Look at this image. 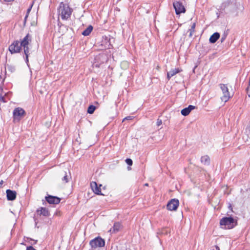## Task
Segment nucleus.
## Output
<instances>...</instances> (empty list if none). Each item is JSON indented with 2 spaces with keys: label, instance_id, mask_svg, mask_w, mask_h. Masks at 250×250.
<instances>
[{
  "label": "nucleus",
  "instance_id": "nucleus-8",
  "mask_svg": "<svg viewBox=\"0 0 250 250\" xmlns=\"http://www.w3.org/2000/svg\"><path fill=\"white\" fill-rule=\"evenodd\" d=\"M173 5L176 15H179L182 13H184L186 12L185 8L182 2L175 1L173 2Z\"/></svg>",
  "mask_w": 250,
  "mask_h": 250
},
{
  "label": "nucleus",
  "instance_id": "nucleus-2",
  "mask_svg": "<svg viewBox=\"0 0 250 250\" xmlns=\"http://www.w3.org/2000/svg\"><path fill=\"white\" fill-rule=\"evenodd\" d=\"M220 225L223 228L230 229L237 225V221L232 217H224L220 221Z\"/></svg>",
  "mask_w": 250,
  "mask_h": 250
},
{
  "label": "nucleus",
  "instance_id": "nucleus-3",
  "mask_svg": "<svg viewBox=\"0 0 250 250\" xmlns=\"http://www.w3.org/2000/svg\"><path fill=\"white\" fill-rule=\"evenodd\" d=\"M31 41V37L29 34H27L25 37L22 39L20 42L21 47H23L24 53L25 55V62L26 63L28 62V54H29V47L28 46L29 43Z\"/></svg>",
  "mask_w": 250,
  "mask_h": 250
},
{
  "label": "nucleus",
  "instance_id": "nucleus-16",
  "mask_svg": "<svg viewBox=\"0 0 250 250\" xmlns=\"http://www.w3.org/2000/svg\"><path fill=\"white\" fill-rule=\"evenodd\" d=\"M37 211L40 215H42L45 217L49 216L50 215L48 210L45 208L42 207L40 209H38Z\"/></svg>",
  "mask_w": 250,
  "mask_h": 250
},
{
  "label": "nucleus",
  "instance_id": "nucleus-33",
  "mask_svg": "<svg viewBox=\"0 0 250 250\" xmlns=\"http://www.w3.org/2000/svg\"><path fill=\"white\" fill-rule=\"evenodd\" d=\"M215 249L216 250H220L219 247L217 245L215 246Z\"/></svg>",
  "mask_w": 250,
  "mask_h": 250
},
{
  "label": "nucleus",
  "instance_id": "nucleus-26",
  "mask_svg": "<svg viewBox=\"0 0 250 250\" xmlns=\"http://www.w3.org/2000/svg\"><path fill=\"white\" fill-rule=\"evenodd\" d=\"M156 124H157V125L158 126H160V125H161L162 124V120L158 118L157 120Z\"/></svg>",
  "mask_w": 250,
  "mask_h": 250
},
{
  "label": "nucleus",
  "instance_id": "nucleus-13",
  "mask_svg": "<svg viewBox=\"0 0 250 250\" xmlns=\"http://www.w3.org/2000/svg\"><path fill=\"white\" fill-rule=\"evenodd\" d=\"M195 108L196 106L192 105H189L188 106V107H186L181 110V114L184 116H186L188 115L190 112Z\"/></svg>",
  "mask_w": 250,
  "mask_h": 250
},
{
  "label": "nucleus",
  "instance_id": "nucleus-9",
  "mask_svg": "<svg viewBox=\"0 0 250 250\" xmlns=\"http://www.w3.org/2000/svg\"><path fill=\"white\" fill-rule=\"evenodd\" d=\"M179 205V200L177 199H172L169 201L167 206V209L169 210H176Z\"/></svg>",
  "mask_w": 250,
  "mask_h": 250
},
{
  "label": "nucleus",
  "instance_id": "nucleus-34",
  "mask_svg": "<svg viewBox=\"0 0 250 250\" xmlns=\"http://www.w3.org/2000/svg\"><path fill=\"white\" fill-rule=\"evenodd\" d=\"M28 15H29V14H27L26 13V16H25V18H24V20H25V21L26 20V19H27V17H28Z\"/></svg>",
  "mask_w": 250,
  "mask_h": 250
},
{
  "label": "nucleus",
  "instance_id": "nucleus-35",
  "mask_svg": "<svg viewBox=\"0 0 250 250\" xmlns=\"http://www.w3.org/2000/svg\"><path fill=\"white\" fill-rule=\"evenodd\" d=\"M14 0H4V1H6V2H11V1H13Z\"/></svg>",
  "mask_w": 250,
  "mask_h": 250
},
{
  "label": "nucleus",
  "instance_id": "nucleus-18",
  "mask_svg": "<svg viewBox=\"0 0 250 250\" xmlns=\"http://www.w3.org/2000/svg\"><path fill=\"white\" fill-rule=\"evenodd\" d=\"M201 161L202 163L205 165H208L210 164V159L208 155H205L201 157Z\"/></svg>",
  "mask_w": 250,
  "mask_h": 250
},
{
  "label": "nucleus",
  "instance_id": "nucleus-28",
  "mask_svg": "<svg viewBox=\"0 0 250 250\" xmlns=\"http://www.w3.org/2000/svg\"><path fill=\"white\" fill-rule=\"evenodd\" d=\"M0 101L1 102H2L3 103H6V101L5 100V98H4V96H2V95H0Z\"/></svg>",
  "mask_w": 250,
  "mask_h": 250
},
{
  "label": "nucleus",
  "instance_id": "nucleus-19",
  "mask_svg": "<svg viewBox=\"0 0 250 250\" xmlns=\"http://www.w3.org/2000/svg\"><path fill=\"white\" fill-rule=\"evenodd\" d=\"M93 30V26L91 25H89L83 32L82 35L86 36H88Z\"/></svg>",
  "mask_w": 250,
  "mask_h": 250
},
{
  "label": "nucleus",
  "instance_id": "nucleus-31",
  "mask_svg": "<svg viewBox=\"0 0 250 250\" xmlns=\"http://www.w3.org/2000/svg\"><path fill=\"white\" fill-rule=\"evenodd\" d=\"M246 131L247 132H248L250 134V125L248 126L247 128H246Z\"/></svg>",
  "mask_w": 250,
  "mask_h": 250
},
{
  "label": "nucleus",
  "instance_id": "nucleus-22",
  "mask_svg": "<svg viewBox=\"0 0 250 250\" xmlns=\"http://www.w3.org/2000/svg\"><path fill=\"white\" fill-rule=\"evenodd\" d=\"M96 107L93 105H90L88 106L87 109V113L89 114H92L94 112Z\"/></svg>",
  "mask_w": 250,
  "mask_h": 250
},
{
  "label": "nucleus",
  "instance_id": "nucleus-37",
  "mask_svg": "<svg viewBox=\"0 0 250 250\" xmlns=\"http://www.w3.org/2000/svg\"><path fill=\"white\" fill-rule=\"evenodd\" d=\"M145 186H148V184L147 183H146V184H145Z\"/></svg>",
  "mask_w": 250,
  "mask_h": 250
},
{
  "label": "nucleus",
  "instance_id": "nucleus-15",
  "mask_svg": "<svg viewBox=\"0 0 250 250\" xmlns=\"http://www.w3.org/2000/svg\"><path fill=\"white\" fill-rule=\"evenodd\" d=\"M182 70L179 68L171 69L167 73V79L168 80H169L172 77L180 72Z\"/></svg>",
  "mask_w": 250,
  "mask_h": 250
},
{
  "label": "nucleus",
  "instance_id": "nucleus-25",
  "mask_svg": "<svg viewBox=\"0 0 250 250\" xmlns=\"http://www.w3.org/2000/svg\"><path fill=\"white\" fill-rule=\"evenodd\" d=\"M133 118H134V117H133V116H127V117H125V118H124V119L123 120V122L125 120H132Z\"/></svg>",
  "mask_w": 250,
  "mask_h": 250
},
{
  "label": "nucleus",
  "instance_id": "nucleus-29",
  "mask_svg": "<svg viewBox=\"0 0 250 250\" xmlns=\"http://www.w3.org/2000/svg\"><path fill=\"white\" fill-rule=\"evenodd\" d=\"M26 250H36L32 246L27 247Z\"/></svg>",
  "mask_w": 250,
  "mask_h": 250
},
{
  "label": "nucleus",
  "instance_id": "nucleus-12",
  "mask_svg": "<svg viewBox=\"0 0 250 250\" xmlns=\"http://www.w3.org/2000/svg\"><path fill=\"white\" fill-rule=\"evenodd\" d=\"M6 192L7 199L8 201H13L16 199L17 193L15 191L7 189Z\"/></svg>",
  "mask_w": 250,
  "mask_h": 250
},
{
  "label": "nucleus",
  "instance_id": "nucleus-5",
  "mask_svg": "<svg viewBox=\"0 0 250 250\" xmlns=\"http://www.w3.org/2000/svg\"><path fill=\"white\" fill-rule=\"evenodd\" d=\"M220 88L223 93V96L221 97V99L225 103L229 101L230 98V93L229 91L228 88L226 84L221 83L219 84Z\"/></svg>",
  "mask_w": 250,
  "mask_h": 250
},
{
  "label": "nucleus",
  "instance_id": "nucleus-27",
  "mask_svg": "<svg viewBox=\"0 0 250 250\" xmlns=\"http://www.w3.org/2000/svg\"><path fill=\"white\" fill-rule=\"evenodd\" d=\"M227 37V35L226 34H223L222 37H221V42H223L224 40H225L226 38Z\"/></svg>",
  "mask_w": 250,
  "mask_h": 250
},
{
  "label": "nucleus",
  "instance_id": "nucleus-7",
  "mask_svg": "<svg viewBox=\"0 0 250 250\" xmlns=\"http://www.w3.org/2000/svg\"><path fill=\"white\" fill-rule=\"evenodd\" d=\"M20 42L18 41H15L9 46L8 49L11 54H15L20 52L21 50Z\"/></svg>",
  "mask_w": 250,
  "mask_h": 250
},
{
  "label": "nucleus",
  "instance_id": "nucleus-14",
  "mask_svg": "<svg viewBox=\"0 0 250 250\" xmlns=\"http://www.w3.org/2000/svg\"><path fill=\"white\" fill-rule=\"evenodd\" d=\"M122 226L120 222H115L112 228H111L108 231L110 233H116L120 230L122 228Z\"/></svg>",
  "mask_w": 250,
  "mask_h": 250
},
{
  "label": "nucleus",
  "instance_id": "nucleus-10",
  "mask_svg": "<svg viewBox=\"0 0 250 250\" xmlns=\"http://www.w3.org/2000/svg\"><path fill=\"white\" fill-rule=\"evenodd\" d=\"M45 200L49 204L57 205L60 203L61 199L57 196L47 195L45 197Z\"/></svg>",
  "mask_w": 250,
  "mask_h": 250
},
{
  "label": "nucleus",
  "instance_id": "nucleus-21",
  "mask_svg": "<svg viewBox=\"0 0 250 250\" xmlns=\"http://www.w3.org/2000/svg\"><path fill=\"white\" fill-rule=\"evenodd\" d=\"M69 177H70V175H68L66 172H64L63 173V176L62 178V181H63L65 183H66L69 181Z\"/></svg>",
  "mask_w": 250,
  "mask_h": 250
},
{
  "label": "nucleus",
  "instance_id": "nucleus-32",
  "mask_svg": "<svg viewBox=\"0 0 250 250\" xmlns=\"http://www.w3.org/2000/svg\"><path fill=\"white\" fill-rule=\"evenodd\" d=\"M3 183V180H1V181L0 182V188L1 187Z\"/></svg>",
  "mask_w": 250,
  "mask_h": 250
},
{
  "label": "nucleus",
  "instance_id": "nucleus-11",
  "mask_svg": "<svg viewBox=\"0 0 250 250\" xmlns=\"http://www.w3.org/2000/svg\"><path fill=\"white\" fill-rule=\"evenodd\" d=\"M102 186V185H100L99 187L98 186V184L96 182H92L90 183V187L92 191L97 195H103L101 190L100 187Z\"/></svg>",
  "mask_w": 250,
  "mask_h": 250
},
{
  "label": "nucleus",
  "instance_id": "nucleus-20",
  "mask_svg": "<svg viewBox=\"0 0 250 250\" xmlns=\"http://www.w3.org/2000/svg\"><path fill=\"white\" fill-rule=\"evenodd\" d=\"M195 26H196V23L194 22L192 24L190 28L189 29V37H191L192 36L193 34L194 33Z\"/></svg>",
  "mask_w": 250,
  "mask_h": 250
},
{
  "label": "nucleus",
  "instance_id": "nucleus-36",
  "mask_svg": "<svg viewBox=\"0 0 250 250\" xmlns=\"http://www.w3.org/2000/svg\"><path fill=\"white\" fill-rule=\"evenodd\" d=\"M249 87L250 88V79H249Z\"/></svg>",
  "mask_w": 250,
  "mask_h": 250
},
{
  "label": "nucleus",
  "instance_id": "nucleus-30",
  "mask_svg": "<svg viewBox=\"0 0 250 250\" xmlns=\"http://www.w3.org/2000/svg\"><path fill=\"white\" fill-rule=\"evenodd\" d=\"M246 90H247V94L248 95V96L250 97V88L247 87Z\"/></svg>",
  "mask_w": 250,
  "mask_h": 250
},
{
  "label": "nucleus",
  "instance_id": "nucleus-23",
  "mask_svg": "<svg viewBox=\"0 0 250 250\" xmlns=\"http://www.w3.org/2000/svg\"><path fill=\"white\" fill-rule=\"evenodd\" d=\"M125 162L129 166H132L133 164L132 160L130 158H127L125 160Z\"/></svg>",
  "mask_w": 250,
  "mask_h": 250
},
{
  "label": "nucleus",
  "instance_id": "nucleus-24",
  "mask_svg": "<svg viewBox=\"0 0 250 250\" xmlns=\"http://www.w3.org/2000/svg\"><path fill=\"white\" fill-rule=\"evenodd\" d=\"M34 1H32V2L31 3V4L30 5L29 7H28V8L27 9V12H26V13L27 14H29V13L30 12L31 9H32V6L34 4Z\"/></svg>",
  "mask_w": 250,
  "mask_h": 250
},
{
  "label": "nucleus",
  "instance_id": "nucleus-4",
  "mask_svg": "<svg viewBox=\"0 0 250 250\" xmlns=\"http://www.w3.org/2000/svg\"><path fill=\"white\" fill-rule=\"evenodd\" d=\"M25 115V112L21 107H17L13 112V121L14 122H19Z\"/></svg>",
  "mask_w": 250,
  "mask_h": 250
},
{
  "label": "nucleus",
  "instance_id": "nucleus-17",
  "mask_svg": "<svg viewBox=\"0 0 250 250\" xmlns=\"http://www.w3.org/2000/svg\"><path fill=\"white\" fill-rule=\"evenodd\" d=\"M220 37V34L218 32L213 33L209 38V42L210 43H215Z\"/></svg>",
  "mask_w": 250,
  "mask_h": 250
},
{
  "label": "nucleus",
  "instance_id": "nucleus-6",
  "mask_svg": "<svg viewBox=\"0 0 250 250\" xmlns=\"http://www.w3.org/2000/svg\"><path fill=\"white\" fill-rule=\"evenodd\" d=\"M89 244L92 248H97L98 247H103L104 246L105 241L104 239L100 237H98L91 240Z\"/></svg>",
  "mask_w": 250,
  "mask_h": 250
},
{
  "label": "nucleus",
  "instance_id": "nucleus-1",
  "mask_svg": "<svg viewBox=\"0 0 250 250\" xmlns=\"http://www.w3.org/2000/svg\"><path fill=\"white\" fill-rule=\"evenodd\" d=\"M59 16L63 20H67L70 18L73 10L68 4L63 2L60 3L58 9Z\"/></svg>",
  "mask_w": 250,
  "mask_h": 250
}]
</instances>
